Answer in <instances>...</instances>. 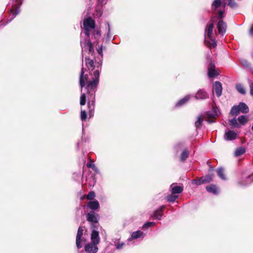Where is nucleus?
Returning <instances> with one entry per match:
<instances>
[{
  "instance_id": "1",
  "label": "nucleus",
  "mask_w": 253,
  "mask_h": 253,
  "mask_svg": "<svg viewBox=\"0 0 253 253\" xmlns=\"http://www.w3.org/2000/svg\"><path fill=\"white\" fill-rule=\"evenodd\" d=\"M97 51L99 57H98V59L97 60L95 59V63L92 59L86 57L85 58V65L88 69H90L92 71L94 70L93 74H90L91 76H93L92 80L91 81L88 80V75L84 74L85 71L84 68H82L80 76V85L81 88L82 89L86 84L85 88L87 89L88 96H89L92 104L94 103V102L95 92L99 83L100 72L101 70L102 60L103 58L102 45L97 48Z\"/></svg>"
},
{
  "instance_id": "2",
  "label": "nucleus",
  "mask_w": 253,
  "mask_h": 253,
  "mask_svg": "<svg viewBox=\"0 0 253 253\" xmlns=\"http://www.w3.org/2000/svg\"><path fill=\"white\" fill-rule=\"evenodd\" d=\"M84 34L86 38L84 39V41H81L82 51H88L89 53H93L94 52L93 46L89 39V36L90 29H94L95 28L94 21L90 17L87 18L84 22Z\"/></svg>"
},
{
  "instance_id": "3",
  "label": "nucleus",
  "mask_w": 253,
  "mask_h": 253,
  "mask_svg": "<svg viewBox=\"0 0 253 253\" xmlns=\"http://www.w3.org/2000/svg\"><path fill=\"white\" fill-rule=\"evenodd\" d=\"M213 23L209 24L207 27L205 29V38L206 39H209L210 41H208L210 46L215 47L216 46V43L215 41L214 38L212 36L213 35Z\"/></svg>"
},
{
  "instance_id": "4",
  "label": "nucleus",
  "mask_w": 253,
  "mask_h": 253,
  "mask_svg": "<svg viewBox=\"0 0 253 253\" xmlns=\"http://www.w3.org/2000/svg\"><path fill=\"white\" fill-rule=\"evenodd\" d=\"M98 217V214L93 211H90L86 214V220L92 223V228H97Z\"/></svg>"
},
{
  "instance_id": "5",
  "label": "nucleus",
  "mask_w": 253,
  "mask_h": 253,
  "mask_svg": "<svg viewBox=\"0 0 253 253\" xmlns=\"http://www.w3.org/2000/svg\"><path fill=\"white\" fill-rule=\"evenodd\" d=\"M97 245L93 243H88L85 245L84 250L87 253H96L98 251Z\"/></svg>"
},
{
  "instance_id": "6",
  "label": "nucleus",
  "mask_w": 253,
  "mask_h": 253,
  "mask_svg": "<svg viewBox=\"0 0 253 253\" xmlns=\"http://www.w3.org/2000/svg\"><path fill=\"white\" fill-rule=\"evenodd\" d=\"M222 87L220 82L216 81L213 85V92H215L217 97L221 96L222 94Z\"/></svg>"
},
{
  "instance_id": "7",
  "label": "nucleus",
  "mask_w": 253,
  "mask_h": 253,
  "mask_svg": "<svg viewBox=\"0 0 253 253\" xmlns=\"http://www.w3.org/2000/svg\"><path fill=\"white\" fill-rule=\"evenodd\" d=\"M208 74L210 78L215 77L219 74L218 72L215 69V65L212 62H211L208 67Z\"/></svg>"
},
{
  "instance_id": "8",
  "label": "nucleus",
  "mask_w": 253,
  "mask_h": 253,
  "mask_svg": "<svg viewBox=\"0 0 253 253\" xmlns=\"http://www.w3.org/2000/svg\"><path fill=\"white\" fill-rule=\"evenodd\" d=\"M92 233L91 234V241L96 245H98L100 242V238L99 236V232L95 230V228H92Z\"/></svg>"
},
{
  "instance_id": "9",
  "label": "nucleus",
  "mask_w": 253,
  "mask_h": 253,
  "mask_svg": "<svg viewBox=\"0 0 253 253\" xmlns=\"http://www.w3.org/2000/svg\"><path fill=\"white\" fill-rule=\"evenodd\" d=\"M217 28L219 33L222 35L226 32V25L225 23L223 21V20L220 19L217 23Z\"/></svg>"
},
{
  "instance_id": "10",
  "label": "nucleus",
  "mask_w": 253,
  "mask_h": 253,
  "mask_svg": "<svg viewBox=\"0 0 253 253\" xmlns=\"http://www.w3.org/2000/svg\"><path fill=\"white\" fill-rule=\"evenodd\" d=\"M216 116V114L215 112H211L208 111L205 113L204 115V117L207 119V121L209 123H211L214 122V121L212 120H210V119L215 118Z\"/></svg>"
},
{
  "instance_id": "11",
  "label": "nucleus",
  "mask_w": 253,
  "mask_h": 253,
  "mask_svg": "<svg viewBox=\"0 0 253 253\" xmlns=\"http://www.w3.org/2000/svg\"><path fill=\"white\" fill-rule=\"evenodd\" d=\"M170 188L172 194H180L183 190L182 186H177L175 183L172 184L170 185Z\"/></svg>"
},
{
  "instance_id": "12",
  "label": "nucleus",
  "mask_w": 253,
  "mask_h": 253,
  "mask_svg": "<svg viewBox=\"0 0 253 253\" xmlns=\"http://www.w3.org/2000/svg\"><path fill=\"white\" fill-rule=\"evenodd\" d=\"M165 208L164 206H161L158 210L155 211L153 214L154 218L160 220L163 215V210Z\"/></svg>"
},
{
  "instance_id": "13",
  "label": "nucleus",
  "mask_w": 253,
  "mask_h": 253,
  "mask_svg": "<svg viewBox=\"0 0 253 253\" xmlns=\"http://www.w3.org/2000/svg\"><path fill=\"white\" fill-rule=\"evenodd\" d=\"M237 134L234 131L228 130L225 133L224 138L227 140H232L237 137Z\"/></svg>"
},
{
  "instance_id": "14",
  "label": "nucleus",
  "mask_w": 253,
  "mask_h": 253,
  "mask_svg": "<svg viewBox=\"0 0 253 253\" xmlns=\"http://www.w3.org/2000/svg\"><path fill=\"white\" fill-rule=\"evenodd\" d=\"M88 207L92 210H98L99 209V204L97 200L90 201L87 204Z\"/></svg>"
},
{
  "instance_id": "15",
  "label": "nucleus",
  "mask_w": 253,
  "mask_h": 253,
  "mask_svg": "<svg viewBox=\"0 0 253 253\" xmlns=\"http://www.w3.org/2000/svg\"><path fill=\"white\" fill-rule=\"evenodd\" d=\"M195 97L197 99H204L208 97V95L203 89H200L196 93Z\"/></svg>"
},
{
  "instance_id": "16",
  "label": "nucleus",
  "mask_w": 253,
  "mask_h": 253,
  "mask_svg": "<svg viewBox=\"0 0 253 253\" xmlns=\"http://www.w3.org/2000/svg\"><path fill=\"white\" fill-rule=\"evenodd\" d=\"M107 2L106 0H98V6L96 8V11L98 15L100 16L102 14V7L103 5L105 4Z\"/></svg>"
},
{
  "instance_id": "17",
  "label": "nucleus",
  "mask_w": 253,
  "mask_h": 253,
  "mask_svg": "<svg viewBox=\"0 0 253 253\" xmlns=\"http://www.w3.org/2000/svg\"><path fill=\"white\" fill-rule=\"evenodd\" d=\"M206 190L210 193H212L214 194H217L218 193V189L214 185H210L206 187Z\"/></svg>"
},
{
  "instance_id": "18",
  "label": "nucleus",
  "mask_w": 253,
  "mask_h": 253,
  "mask_svg": "<svg viewBox=\"0 0 253 253\" xmlns=\"http://www.w3.org/2000/svg\"><path fill=\"white\" fill-rule=\"evenodd\" d=\"M143 237V233L142 231H137L135 232H133L132 234L131 238L128 239V241H130L132 239H136L139 238Z\"/></svg>"
},
{
  "instance_id": "19",
  "label": "nucleus",
  "mask_w": 253,
  "mask_h": 253,
  "mask_svg": "<svg viewBox=\"0 0 253 253\" xmlns=\"http://www.w3.org/2000/svg\"><path fill=\"white\" fill-rule=\"evenodd\" d=\"M20 12V9L19 7H17L15 9H11V13L9 16V20L7 22H10L12 20H13L15 16Z\"/></svg>"
},
{
  "instance_id": "20",
  "label": "nucleus",
  "mask_w": 253,
  "mask_h": 253,
  "mask_svg": "<svg viewBox=\"0 0 253 253\" xmlns=\"http://www.w3.org/2000/svg\"><path fill=\"white\" fill-rule=\"evenodd\" d=\"M238 106L241 112L243 113H247L249 112V108L245 103L240 102Z\"/></svg>"
},
{
  "instance_id": "21",
  "label": "nucleus",
  "mask_w": 253,
  "mask_h": 253,
  "mask_svg": "<svg viewBox=\"0 0 253 253\" xmlns=\"http://www.w3.org/2000/svg\"><path fill=\"white\" fill-rule=\"evenodd\" d=\"M203 184L210 182L213 178L212 175H207L201 178Z\"/></svg>"
},
{
  "instance_id": "22",
  "label": "nucleus",
  "mask_w": 253,
  "mask_h": 253,
  "mask_svg": "<svg viewBox=\"0 0 253 253\" xmlns=\"http://www.w3.org/2000/svg\"><path fill=\"white\" fill-rule=\"evenodd\" d=\"M240 109L238 107V106H234L231 111H230V114L233 116H237L240 113Z\"/></svg>"
},
{
  "instance_id": "23",
  "label": "nucleus",
  "mask_w": 253,
  "mask_h": 253,
  "mask_svg": "<svg viewBox=\"0 0 253 253\" xmlns=\"http://www.w3.org/2000/svg\"><path fill=\"white\" fill-rule=\"evenodd\" d=\"M246 152L245 149L243 147L238 148L235 151V156L236 157H239L244 154Z\"/></svg>"
},
{
  "instance_id": "24",
  "label": "nucleus",
  "mask_w": 253,
  "mask_h": 253,
  "mask_svg": "<svg viewBox=\"0 0 253 253\" xmlns=\"http://www.w3.org/2000/svg\"><path fill=\"white\" fill-rule=\"evenodd\" d=\"M190 96L189 95H187L184 97L183 98L179 100L176 104V106H181L184 105L185 103H186L190 99Z\"/></svg>"
},
{
  "instance_id": "25",
  "label": "nucleus",
  "mask_w": 253,
  "mask_h": 253,
  "mask_svg": "<svg viewBox=\"0 0 253 253\" xmlns=\"http://www.w3.org/2000/svg\"><path fill=\"white\" fill-rule=\"evenodd\" d=\"M83 229L82 227H79L78 233L76 236V242H77L78 244L79 245V240L80 239V238H82V236L83 235Z\"/></svg>"
},
{
  "instance_id": "26",
  "label": "nucleus",
  "mask_w": 253,
  "mask_h": 253,
  "mask_svg": "<svg viewBox=\"0 0 253 253\" xmlns=\"http://www.w3.org/2000/svg\"><path fill=\"white\" fill-rule=\"evenodd\" d=\"M236 88L238 90V91L242 94H245L246 93V90L244 87V86L241 84H238L236 85Z\"/></svg>"
},
{
  "instance_id": "27",
  "label": "nucleus",
  "mask_w": 253,
  "mask_h": 253,
  "mask_svg": "<svg viewBox=\"0 0 253 253\" xmlns=\"http://www.w3.org/2000/svg\"><path fill=\"white\" fill-rule=\"evenodd\" d=\"M221 5V0H214L211 5L212 10H215Z\"/></svg>"
},
{
  "instance_id": "28",
  "label": "nucleus",
  "mask_w": 253,
  "mask_h": 253,
  "mask_svg": "<svg viewBox=\"0 0 253 253\" xmlns=\"http://www.w3.org/2000/svg\"><path fill=\"white\" fill-rule=\"evenodd\" d=\"M189 152L187 150H184L182 151L180 156V160L182 162L184 161L188 157Z\"/></svg>"
},
{
  "instance_id": "29",
  "label": "nucleus",
  "mask_w": 253,
  "mask_h": 253,
  "mask_svg": "<svg viewBox=\"0 0 253 253\" xmlns=\"http://www.w3.org/2000/svg\"><path fill=\"white\" fill-rule=\"evenodd\" d=\"M217 173L218 176L222 180H225L226 177L224 174V169L222 168H219L217 169Z\"/></svg>"
},
{
  "instance_id": "30",
  "label": "nucleus",
  "mask_w": 253,
  "mask_h": 253,
  "mask_svg": "<svg viewBox=\"0 0 253 253\" xmlns=\"http://www.w3.org/2000/svg\"><path fill=\"white\" fill-rule=\"evenodd\" d=\"M238 120L241 125H244L247 122L248 119L246 116L242 115L238 117Z\"/></svg>"
},
{
  "instance_id": "31",
  "label": "nucleus",
  "mask_w": 253,
  "mask_h": 253,
  "mask_svg": "<svg viewBox=\"0 0 253 253\" xmlns=\"http://www.w3.org/2000/svg\"><path fill=\"white\" fill-rule=\"evenodd\" d=\"M229 124L234 127L239 128L240 127V125L238 123L236 118H233L229 120Z\"/></svg>"
},
{
  "instance_id": "32",
  "label": "nucleus",
  "mask_w": 253,
  "mask_h": 253,
  "mask_svg": "<svg viewBox=\"0 0 253 253\" xmlns=\"http://www.w3.org/2000/svg\"><path fill=\"white\" fill-rule=\"evenodd\" d=\"M203 122V120L201 118V116H199L198 117L197 120L195 122V126L197 128H200L202 126Z\"/></svg>"
},
{
  "instance_id": "33",
  "label": "nucleus",
  "mask_w": 253,
  "mask_h": 253,
  "mask_svg": "<svg viewBox=\"0 0 253 253\" xmlns=\"http://www.w3.org/2000/svg\"><path fill=\"white\" fill-rule=\"evenodd\" d=\"M228 3L224 2L223 3V6L225 7L226 5H229L230 7L233 8L236 6V3L234 0H227Z\"/></svg>"
},
{
  "instance_id": "34",
  "label": "nucleus",
  "mask_w": 253,
  "mask_h": 253,
  "mask_svg": "<svg viewBox=\"0 0 253 253\" xmlns=\"http://www.w3.org/2000/svg\"><path fill=\"white\" fill-rule=\"evenodd\" d=\"M86 242V239L82 236V238H80L79 240V245L76 242V246L78 249H81L83 247V243Z\"/></svg>"
},
{
  "instance_id": "35",
  "label": "nucleus",
  "mask_w": 253,
  "mask_h": 253,
  "mask_svg": "<svg viewBox=\"0 0 253 253\" xmlns=\"http://www.w3.org/2000/svg\"><path fill=\"white\" fill-rule=\"evenodd\" d=\"M86 95L85 93H82L80 97V104L83 106L85 104Z\"/></svg>"
},
{
  "instance_id": "36",
  "label": "nucleus",
  "mask_w": 253,
  "mask_h": 253,
  "mask_svg": "<svg viewBox=\"0 0 253 253\" xmlns=\"http://www.w3.org/2000/svg\"><path fill=\"white\" fill-rule=\"evenodd\" d=\"M170 195L168 196L167 197V200L169 202H173L175 201V200L178 198L177 196L174 195Z\"/></svg>"
},
{
  "instance_id": "37",
  "label": "nucleus",
  "mask_w": 253,
  "mask_h": 253,
  "mask_svg": "<svg viewBox=\"0 0 253 253\" xmlns=\"http://www.w3.org/2000/svg\"><path fill=\"white\" fill-rule=\"evenodd\" d=\"M248 81L250 88V94L253 96V82L250 79H248Z\"/></svg>"
},
{
  "instance_id": "38",
  "label": "nucleus",
  "mask_w": 253,
  "mask_h": 253,
  "mask_svg": "<svg viewBox=\"0 0 253 253\" xmlns=\"http://www.w3.org/2000/svg\"><path fill=\"white\" fill-rule=\"evenodd\" d=\"M87 118L86 112L85 110H81V119L82 121H84Z\"/></svg>"
},
{
  "instance_id": "39",
  "label": "nucleus",
  "mask_w": 253,
  "mask_h": 253,
  "mask_svg": "<svg viewBox=\"0 0 253 253\" xmlns=\"http://www.w3.org/2000/svg\"><path fill=\"white\" fill-rule=\"evenodd\" d=\"M95 196V194L94 192L93 191H91L87 195L86 198L89 200H92L94 198Z\"/></svg>"
},
{
  "instance_id": "40",
  "label": "nucleus",
  "mask_w": 253,
  "mask_h": 253,
  "mask_svg": "<svg viewBox=\"0 0 253 253\" xmlns=\"http://www.w3.org/2000/svg\"><path fill=\"white\" fill-rule=\"evenodd\" d=\"M155 224V223L154 222H147L145 224H144V225L143 226V228H147L150 227H151L152 226H153Z\"/></svg>"
},
{
  "instance_id": "41",
  "label": "nucleus",
  "mask_w": 253,
  "mask_h": 253,
  "mask_svg": "<svg viewBox=\"0 0 253 253\" xmlns=\"http://www.w3.org/2000/svg\"><path fill=\"white\" fill-rule=\"evenodd\" d=\"M253 175H250V176H249L247 178V180H248V182L247 183H242L241 184V185H245L246 184H247L248 183H251L252 181H253Z\"/></svg>"
},
{
  "instance_id": "42",
  "label": "nucleus",
  "mask_w": 253,
  "mask_h": 253,
  "mask_svg": "<svg viewBox=\"0 0 253 253\" xmlns=\"http://www.w3.org/2000/svg\"><path fill=\"white\" fill-rule=\"evenodd\" d=\"M193 184H195L197 185H199L201 184H203L202 181L201 180V178H200L199 180H193L192 181Z\"/></svg>"
},
{
  "instance_id": "43",
  "label": "nucleus",
  "mask_w": 253,
  "mask_h": 253,
  "mask_svg": "<svg viewBox=\"0 0 253 253\" xmlns=\"http://www.w3.org/2000/svg\"><path fill=\"white\" fill-rule=\"evenodd\" d=\"M87 167L92 169L93 168H95V165L93 161H90L87 164Z\"/></svg>"
},
{
  "instance_id": "44",
  "label": "nucleus",
  "mask_w": 253,
  "mask_h": 253,
  "mask_svg": "<svg viewBox=\"0 0 253 253\" xmlns=\"http://www.w3.org/2000/svg\"><path fill=\"white\" fill-rule=\"evenodd\" d=\"M242 64H243V65L247 68L249 66V63H248V62L245 60H243L242 61Z\"/></svg>"
},
{
  "instance_id": "45",
  "label": "nucleus",
  "mask_w": 253,
  "mask_h": 253,
  "mask_svg": "<svg viewBox=\"0 0 253 253\" xmlns=\"http://www.w3.org/2000/svg\"><path fill=\"white\" fill-rule=\"evenodd\" d=\"M223 11H219L218 12V16L220 19H221L223 17Z\"/></svg>"
},
{
  "instance_id": "46",
  "label": "nucleus",
  "mask_w": 253,
  "mask_h": 253,
  "mask_svg": "<svg viewBox=\"0 0 253 253\" xmlns=\"http://www.w3.org/2000/svg\"><path fill=\"white\" fill-rule=\"evenodd\" d=\"M93 34H94L95 38H96L97 37H99L100 36V32L97 31H94Z\"/></svg>"
},
{
  "instance_id": "47",
  "label": "nucleus",
  "mask_w": 253,
  "mask_h": 253,
  "mask_svg": "<svg viewBox=\"0 0 253 253\" xmlns=\"http://www.w3.org/2000/svg\"><path fill=\"white\" fill-rule=\"evenodd\" d=\"M124 244L123 243H122L121 244L119 243L116 245L117 249H121L123 246H124Z\"/></svg>"
},
{
  "instance_id": "48",
  "label": "nucleus",
  "mask_w": 253,
  "mask_h": 253,
  "mask_svg": "<svg viewBox=\"0 0 253 253\" xmlns=\"http://www.w3.org/2000/svg\"><path fill=\"white\" fill-rule=\"evenodd\" d=\"M108 34H107V36H108V39H110V37H109V34H110V32L109 25L108 24Z\"/></svg>"
},
{
  "instance_id": "49",
  "label": "nucleus",
  "mask_w": 253,
  "mask_h": 253,
  "mask_svg": "<svg viewBox=\"0 0 253 253\" xmlns=\"http://www.w3.org/2000/svg\"><path fill=\"white\" fill-rule=\"evenodd\" d=\"M92 169L95 171L96 172H99V170L95 166V168H93Z\"/></svg>"
},
{
  "instance_id": "50",
  "label": "nucleus",
  "mask_w": 253,
  "mask_h": 253,
  "mask_svg": "<svg viewBox=\"0 0 253 253\" xmlns=\"http://www.w3.org/2000/svg\"><path fill=\"white\" fill-rule=\"evenodd\" d=\"M253 32V28H251L250 30V33L251 34H252Z\"/></svg>"
},
{
  "instance_id": "51",
  "label": "nucleus",
  "mask_w": 253,
  "mask_h": 253,
  "mask_svg": "<svg viewBox=\"0 0 253 253\" xmlns=\"http://www.w3.org/2000/svg\"><path fill=\"white\" fill-rule=\"evenodd\" d=\"M22 4V1H21V0H19V5L20 6L21 4Z\"/></svg>"
},
{
  "instance_id": "52",
  "label": "nucleus",
  "mask_w": 253,
  "mask_h": 253,
  "mask_svg": "<svg viewBox=\"0 0 253 253\" xmlns=\"http://www.w3.org/2000/svg\"><path fill=\"white\" fill-rule=\"evenodd\" d=\"M88 107H90V104L89 103L88 104Z\"/></svg>"
}]
</instances>
